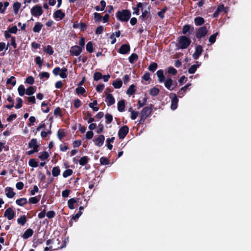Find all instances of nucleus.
I'll return each instance as SVG.
<instances>
[{
	"label": "nucleus",
	"instance_id": "1",
	"mask_svg": "<svg viewBox=\"0 0 251 251\" xmlns=\"http://www.w3.org/2000/svg\"><path fill=\"white\" fill-rule=\"evenodd\" d=\"M177 44L176 46L177 49H186L189 47L191 43L190 38L186 36L182 35L177 38Z\"/></svg>",
	"mask_w": 251,
	"mask_h": 251
},
{
	"label": "nucleus",
	"instance_id": "2",
	"mask_svg": "<svg viewBox=\"0 0 251 251\" xmlns=\"http://www.w3.org/2000/svg\"><path fill=\"white\" fill-rule=\"evenodd\" d=\"M153 105L151 104L150 106H147L143 108L140 112V120L139 124H143L147 118L151 114Z\"/></svg>",
	"mask_w": 251,
	"mask_h": 251
},
{
	"label": "nucleus",
	"instance_id": "3",
	"mask_svg": "<svg viewBox=\"0 0 251 251\" xmlns=\"http://www.w3.org/2000/svg\"><path fill=\"white\" fill-rule=\"evenodd\" d=\"M116 17L121 22H127L131 17V12L127 9L118 11L116 14Z\"/></svg>",
	"mask_w": 251,
	"mask_h": 251
},
{
	"label": "nucleus",
	"instance_id": "4",
	"mask_svg": "<svg viewBox=\"0 0 251 251\" xmlns=\"http://www.w3.org/2000/svg\"><path fill=\"white\" fill-rule=\"evenodd\" d=\"M208 32L207 28L206 25L200 27L198 28L196 32V36L197 39H200L205 37Z\"/></svg>",
	"mask_w": 251,
	"mask_h": 251
},
{
	"label": "nucleus",
	"instance_id": "5",
	"mask_svg": "<svg viewBox=\"0 0 251 251\" xmlns=\"http://www.w3.org/2000/svg\"><path fill=\"white\" fill-rule=\"evenodd\" d=\"M55 242H57L58 245L59 243L61 242V245L57 246L56 249H61L66 246L65 240H64L63 238H61V240L59 238H57L55 240L54 239H49L46 241V244L49 245L51 244H54Z\"/></svg>",
	"mask_w": 251,
	"mask_h": 251
},
{
	"label": "nucleus",
	"instance_id": "6",
	"mask_svg": "<svg viewBox=\"0 0 251 251\" xmlns=\"http://www.w3.org/2000/svg\"><path fill=\"white\" fill-rule=\"evenodd\" d=\"M43 13V10L42 6L39 5L34 6L31 9V14L35 17L41 16Z\"/></svg>",
	"mask_w": 251,
	"mask_h": 251
},
{
	"label": "nucleus",
	"instance_id": "7",
	"mask_svg": "<svg viewBox=\"0 0 251 251\" xmlns=\"http://www.w3.org/2000/svg\"><path fill=\"white\" fill-rule=\"evenodd\" d=\"M82 48L77 45H75L71 47L70 53L73 56H77L82 52Z\"/></svg>",
	"mask_w": 251,
	"mask_h": 251
},
{
	"label": "nucleus",
	"instance_id": "8",
	"mask_svg": "<svg viewBox=\"0 0 251 251\" xmlns=\"http://www.w3.org/2000/svg\"><path fill=\"white\" fill-rule=\"evenodd\" d=\"M129 131V128L127 126H122L118 131V137L120 139H123L125 138Z\"/></svg>",
	"mask_w": 251,
	"mask_h": 251
},
{
	"label": "nucleus",
	"instance_id": "9",
	"mask_svg": "<svg viewBox=\"0 0 251 251\" xmlns=\"http://www.w3.org/2000/svg\"><path fill=\"white\" fill-rule=\"evenodd\" d=\"M16 213L12 207H8L4 213L3 216L7 218L8 220L13 219L15 216Z\"/></svg>",
	"mask_w": 251,
	"mask_h": 251
},
{
	"label": "nucleus",
	"instance_id": "10",
	"mask_svg": "<svg viewBox=\"0 0 251 251\" xmlns=\"http://www.w3.org/2000/svg\"><path fill=\"white\" fill-rule=\"evenodd\" d=\"M177 96L175 93H171L170 97L172 99L171 100V108L172 110H175L177 107V103L178 102V99Z\"/></svg>",
	"mask_w": 251,
	"mask_h": 251
},
{
	"label": "nucleus",
	"instance_id": "11",
	"mask_svg": "<svg viewBox=\"0 0 251 251\" xmlns=\"http://www.w3.org/2000/svg\"><path fill=\"white\" fill-rule=\"evenodd\" d=\"M194 27L190 25H186L183 26L182 33L184 35L190 36L194 31Z\"/></svg>",
	"mask_w": 251,
	"mask_h": 251
},
{
	"label": "nucleus",
	"instance_id": "12",
	"mask_svg": "<svg viewBox=\"0 0 251 251\" xmlns=\"http://www.w3.org/2000/svg\"><path fill=\"white\" fill-rule=\"evenodd\" d=\"M130 50V47L129 44H123L119 48L118 52L122 54H126L128 53Z\"/></svg>",
	"mask_w": 251,
	"mask_h": 251
},
{
	"label": "nucleus",
	"instance_id": "13",
	"mask_svg": "<svg viewBox=\"0 0 251 251\" xmlns=\"http://www.w3.org/2000/svg\"><path fill=\"white\" fill-rule=\"evenodd\" d=\"M105 140V137L103 135H99L97 138L93 140L95 145L98 147H101L103 144Z\"/></svg>",
	"mask_w": 251,
	"mask_h": 251
},
{
	"label": "nucleus",
	"instance_id": "14",
	"mask_svg": "<svg viewBox=\"0 0 251 251\" xmlns=\"http://www.w3.org/2000/svg\"><path fill=\"white\" fill-rule=\"evenodd\" d=\"M202 47L201 45H198L196 47L195 52L193 54V57L194 59H198L201 56L202 52Z\"/></svg>",
	"mask_w": 251,
	"mask_h": 251
},
{
	"label": "nucleus",
	"instance_id": "15",
	"mask_svg": "<svg viewBox=\"0 0 251 251\" xmlns=\"http://www.w3.org/2000/svg\"><path fill=\"white\" fill-rule=\"evenodd\" d=\"M191 83H189L184 86L181 88L180 90L177 92V96L179 98H182L185 94L189 87L191 86Z\"/></svg>",
	"mask_w": 251,
	"mask_h": 251
},
{
	"label": "nucleus",
	"instance_id": "16",
	"mask_svg": "<svg viewBox=\"0 0 251 251\" xmlns=\"http://www.w3.org/2000/svg\"><path fill=\"white\" fill-rule=\"evenodd\" d=\"M78 198H71L68 201V206L70 209H74L75 208L74 204L76 203H78Z\"/></svg>",
	"mask_w": 251,
	"mask_h": 251
},
{
	"label": "nucleus",
	"instance_id": "17",
	"mask_svg": "<svg viewBox=\"0 0 251 251\" xmlns=\"http://www.w3.org/2000/svg\"><path fill=\"white\" fill-rule=\"evenodd\" d=\"M5 195L8 198H12L15 195V193L13 191L12 188L7 187L5 188Z\"/></svg>",
	"mask_w": 251,
	"mask_h": 251
},
{
	"label": "nucleus",
	"instance_id": "18",
	"mask_svg": "<svg viewBox=\"0 0 251 251\" xmlns=\"http://www.w3.org/2000/svg\"><path fill=\"white\" fill-rule=\"evenodd\" d=\"M33 230L31 228H29L25 231L22 237L24 240L27 239L31 237L33 235Z\"/></svg>",
	"mask_w": 251,
	"mask_h": 251
},
{
	"label": "nucleus",
	"instance_id": "19",
	"mask_svg": "<svg viewBox=\"0 0 251 251\" xmlns=\"http://www.w3.org/2000/svg\"><path fill=\"white\" fill-rule=\"evenodd\" d=\"M105 100L107 105L109 106L113 105L115 102L114 98L112 95L110 94H109L106 96Z\"/></svg>",
	"mask_w": 251,
	"mask_h": 251
},
{
	"label": "nucleus",
	"instance_id": "20",
	"mask_svg": "<svg viewBox=\"0 0 251 251\" xmlns=\"http://www.w3.org/2000/svg\"><path fill=\"white\" fill-rule=\"evenodd\" d=\"M173 82V80L171 78H167L164 83V85L168 90L172 91L175 89V87H172Z\"/></svg>",
	"mask_w": 251,
	"mask_h": 251
},
{
	"label": "nucleus",
	"instance_id": "21",
	"mask_svg": "<svg viewBox=\"0 0 251 251\" xmlns=\"http://www.w3.org/2000/svg\"><path fill=\"white\" fill-rule=\"evenodd\" d=\"M196 64H194L192 65L189 69H188V73L190 74H194L198 68H199L201 65V62H200L199 61H196Z\"/></svg>",
	"mask_w": 251,
	"mask_h": 251
},
{
	"label": "nucleus",
	"instance_id": "22",
	"mask_svg": "<svg viewBox=\"0 0 251 251\" xmlns=\"http://www.w3.org/2000/svg\"><path fill=\"white\" fill-rule=\"evenodd\" d=\"M65 16V14L61 10H57L53 13V17L54 19L59 18L62 20Z\"/></svg>",
	"mask_w": 251,
	"mask_h": 251
},
{
	"label": "nucleus",
	"instance_id": "23",
	"mask_svg": "<svg viewBox=\"0 0 251 251\" xmlns=\"http://www.w3.org/2000/svg\"><path fill=\"white\" fill-rule=\"evenodd\" d=\"M156 75L158 78V81L160 83H162L165 80V76L163 74L162 70H159L156 72Z\"/></svg>",
	"mask_w": 251,
	"mask_h": 251
},
{
	"label": "nucleus",
	"instance_id": "24",
	"mask_svg": "<svg viewBox=\"0 0 251 251\" xmlns=\"http://www.w3.org/2000/svg\"><path fill=\"white\" fill-rule=\"evenodd\" d=\"M41 196L38 195L35 197H31L28 200V202L30 204H37L40 200Z\"/></svg>",
	"mask_w": 251,
	"mask_h": 251
},
{
	"label": "nucleus",
	"instance_id": "25",
	"mask_svg": "<svg viewBox=\"0 0 251 251\" xmlns=\"http://www.w3.org/2000/svg\"><path fill=\"white\" fill-rule=\"evenodd\" d=\"M205 22L204 19L201 17H197L194 19V23L196 25L200 26L202 25Z\"/></svg>",
	"mask_w": 251,
	"mask_h": 251
},
{
	"label": "nucleus",
	"instance_id": "26",
	"mask_svg": "<svg viewBox=\"0 0 251 251\" xmlns=\"http://www.w3.org/2000/svg\"><path fill=\"white\" fill-rule=\"evenodd\" d=\"M118 110L120 112H123L125 111V100H121L118 102Z\"/></svg>",
	"mask_w": 251,
	"mask_h": 251
},
{
	"label": "nucleus",
	"instance_id": "27",
	"mask_svg": "<svg viewBox=\"0 0 251 251\" xmlns=\"http://www.w3.org/2000/svg\"><path fill=\"white\" fill-rule=\"evenodd\" d=\"M27 222V219L25 215H24L21 216L20 218L17 219V223L18 224L24 226L26 222Z\"/></svg>",
	"mask_w": 251,
	"mask_h": 251
},
{
	"label": "nucleus",
	"instance_id": "28",
	"mask_svg": "<svg viewBox=\"0 0 251 251\" xmlns=\"http://www.w3.org/2000/svg\"><path fill=\"white\" fill-rule=\"evenodd\" d=\"M36 87L35 86H29L27 88L25 91V94L28 96H31L36 91Z\"/></svg>",
	"mask_w": 251,
	"mask_h": 251
},
{
	"label": "nucleus",
	"instance_id": "29",
	"mask_svg": "<svg viewBox=\"0 0 251 251\" xmlns=\"http://www.w3.org/2000/svg\"><path fill=\"white\" fill-rule=\"evenodd\" d=\"M89 160V158L87 156H84L79 160V163L81 166H84L88 163Z\"/></svg>",
	"mask_w": 251,
	"mask_h": 251
},
{
	"label": "nucleus",
	"instance_id": "30",
	"mask_svg": "<svg viewBox=\"0 0 251 251\" xmlns=\"http://www.w3.org/2000/svg\"><path fill=\"white\" fill-rule=\"evenodd\" d=\"M16 203L19 206H24L27 203V201L25 198H22L17 199L16 201Z\"/></svg>",
	"mask_w": 251,
	"mask_h": 251
},
{
	"label": "nucleus",
	"instance_id": "31",
	"mask_svg": "<svg viewBox=\"0 0 251 251\" xmlns=\"http://www.w3.org/2000/svg\"><path fill=\"white\" fill-rule=\"evenodd\" d=\"M43 50L45 52L50 54H53L54 51L52 48V47L50 45H47V46L44 47Z\"/></svg>",
	"mask_w": 251,
	"mask_h": 251
},
{
	"label": "nucleus",
	"instance_id": "32",
	"mask_svg": "<svg viewBox=\"0 0 251 251\" xmlns=\"http://www.w3.org/2000/svg\"><path fill=\"white\" fill-rule=\"evenodd\" d=\"M64 129L61 128L57 131V136L60 140H62V139L66 136V133L64 132Z\"/></svg>",
	"mask_w": 251,
	"mask_h": 251
},
{
	"label": "nucleus",
	"instance_id": "33",
	"mask_svg": "<svg viewBox=\"0 0 251 251\" xmlns=\"http://www.w3.org/2000/svg\"><path fill=\"white\" fill-rule=\"evenodd\" d=\"M43 27V25L40 23L37 22L33 28V31L34 32H39Z\"/></svg>",
	"mask_w": 251,
	"mask_h": 251
},
{
	"label": "nucleus",
	"instance_id": "34",
	"mask_svg": "<svg viewBox=\"0 0 251 251\" xmlns=\"http://www.w3.org/2000/svg\"><path fill=\"white\" fill-rule=\"evenodd\" d=\"M100 162L101 165H108L110 163L109 159L104 156L100 158Z\"/></svg>",
	"mask_w": 251,
	"mask_h": 251
},
{
	"label": "nucleus",
	"instance_id": "35",
	"mask_svg": "<svg viewBox=\"0 0 251 251\" xmlns=\"http://www.w3.org/2000/svg\"><path fill=\"white\" fill-rule=\"evenodd\" d=\"M159 92V89L155 87H153L150 90L149 93L152 96H156L158 94Z\"/></svg>",
	"mask_w": 251,
	"mask_h": 251
},
{
	"label": "nucleus",
	"instance_id": "36",
	"mask_svg": "<svg viewBox=\"0 0 251 251\" xmlns=\"http://www.w3.org/2000/svg\"><path fill=\"white\" fill-rule=\"evenodd\" d=\"M123 84L122 81L121 80H116L113 82L112 85L115 89L120 88Z\"/></svg>",
	"mask_w": 251,
	"mask_h": 251
},
{
	"label": "nucleus",
	"instance_id": "37",
	"mask_svg": "<svg viewBox=\"0 0 251 251\" xmlns=\"http://www.w3.org/2000/svg\"><path fill=\"white\" fill-rule=\"evenodd\" d=\"M60 174V170L59 166L54 167L52 170V175L53 176H57Z\"/></svg>",
	"mask_w": 251,
	"mask_h": 251
},
{
	"label": "nucleus",
	"instance_id": "38",
	"mask_svg": "<svg viewBox=\"0 0 251 251\" xmlns=\"http://www.w3.org/2000/svg\"><path fill=\"white\" fill-rule=\"evenodd\" d=\"M21 4L20 2L16 1L14 2L13 5V11L15 14L18 13L19 9L20 8Z\"/></svg>",
	"mask_w": 251,
	"mask_h": 251
},
{
	"label": "nucleus",
	"instance_id": "39",
	"mask_svg": "<svg viewBox=\"0 0 251 251\" xmlns=\"http://www.w3.org/2000/svg\"><path fill=\"white\" fill-rule=\"evenodd\" d=\"M37 146H39V145L37 144V140L36 138L32 139L28 144V147L29 148H32V147H36Z\"/></svg>",
	"mask_w": 251,
	"mask_h": 251
},
{
	"label": "nucleus",
	"instance_id": "40",
	"mask_svg": "<svg viewBox=\"0 0 251 251\" xmlns=\"http://www.w3.org/2000/svg\"><path fill=\"white\" fill-rule=\"evenodd\" d=\"M138 56L136 53H132L128 58L129 62L130 63H133L138 59Z\"/></svg>",
	"mask_w": 251,
	"mask_h": 251
},
{
	"label": "nucleus",
	"instance_id": "41",
	"mask_svg": "<svg viewBox=\"0 0 251 251\" xmlns=\"http://www.w3.org/2000/svg\"><path fill=\"white\" fill-rule=\"evenodd\" d=\"M135 86L134 85H131L128 88L126 91V94H128V95H133L135 92Z\"/></svg>",
	"mask_w": 251,
	"mask_h": 251
},
{
	"label": "nucleus",
	"instance_id": "42",
	"mask_svg": "<svg viewBox=\"0 0 251 251\" xmlns=\"http://www.w3.org/2000/svg\"><path fill=\"white\" fill-rule=\"evenodd\" d=\"M41 153V154L38 157L41 160H45L47 159L50 156L49 153L47 151H43Z\"/></svg>",
	"mask_w": 251,
	"mask_h": 251
},
{
	"label": "nucleus",
	"instance_id": "43",
	"mask_svg": "<svg viewBox=\"0 0 251 251\" xmlns=\"http://www.w3.org/2000/svg\"><path fill=\"white\" fill-rule=\"evenodd\" d=\"M86 50L89 53H92L94 51L93 43L91 41L87 43L86 46Z\"/></svg>",
	"mask_w": 251,
	"mask_h": 251
},
{
	"label": "nucleus",
	"instance_id": "44",
	"mask_svg": "<svg viewBox=\"0 0 251 251\" xmlns=\"http://www.w3.org/2000/svg\"><path fill=\"white\" fill-rule=\"evenodd\" d=\"M61 73L59 74V76L62 78H66L67 77L68 70L66 68L61 69Z\"/></svg>",
	"mask_w": 251,
	"mask_h": 251
},
{
	"label": "nucleus",
	"instance_id": "45",
	"mask_svg": "<svg viewBox=\"0 0 251 251\" xmlns=\"http://www.w3.org/2000/svg\"><path fill=\"white\" fill-rule=\"evenodd\" d=\"M219 33L218 32H216V33H214L213 34L211 35L209 38V42L211 44H214L216 39V37L217 35H218Z\"/></svg>",
	"mask_w": 251,
	"mask_h": 251
},
{
	"label": "nucleus",
	"instance_id": "46",
	"mask_svg": "<svg viewBox=\"0 0 251 251\" xmlns=\"http://www.w3.org/2000/svg\"><path fill=\"white\" fill-rule=\"evenodd\" d=\"M115 138L114 137L110 138H109L106 139L107 147L110 150H111L113 147V146L111 144V143L113 142Z\"/></svg>",
	"mask_w": 251,
	"mask_h": 251
},
{
	"label": "nucleus",
	"instance_id": "47",
	"mask_svg": "<svg viewBox=\"0 0 251 251\" xmlns=\"http://www.w3.org/2000/svg\"><path fill=\"white\" fill-rule=\"evenodd\" d=\"M28 164L30 167L34 168H36L38 166V162L34 158L30 159L29 160Z\"/></svg>",
	"mask_w": 251,
	"mask_h": 251
},
{
	"label": "nucleus",
	"instance_id": "48",
	"mask_svg": "<svg viewBox=\"0 0 251 251\" xmlns=\"http://www.w3.org/2000/svg\"><path fill=\"white\" fill-rule=\"evenodd\" d=\"M19 94L20 96H23L25 93V90L23 85H21L18 88Z\"/></svg>",
	"mask_w": 251,
	"mask_h": 251
},
{
	"label": "nucleus",
	"instance_id": "49",
	"mask_svg": "<svg viewBox=\"0 0 251 251\" xmlns=\"http://www.w3.org/2000/svg\"><path fill=\"white\" fill-rule=\"evenodd\" d=\"M73 171L72 169H67L63 173V176L64 178H66L68 176H71L73 174Z\"/></svg>",
	"mask_w": 251,
	"mask_h": 251
},
{
	"label": "nucleus",
	"instance_id": "50",
	"mask_svg": "<svg viewBox=\"0 0 251 251\" xmlns=\"http://www.w3.org/2000/svg\"><path fill=\"white\" fill-rule=\"evenodd\" d=\"M48 103H45L44 101L41 104L42 110L43 112L47 113L50 111L49 107H47Z\"/></svg>",
	"mask_w": 251,
	"mask_h": 251
},
{
	"label": "nucleus",
	"instance_id": "51",
	"mask_svg": "<svg viewBox=\"0 0 251 251\" xmlns=\"http://www.w3.org/2000/svg\"><path fill=\"white\" fill-rule=\"evenodd\" d=\"M53 114H54V116L56 117H57V116H59L60 117H62L61 109L59 107H57L54 109Z\"/></svg>",
	"mask_w": 251,
	"mask_h": 251
},
{
	"label": "nucleus",
	"instance_id": "52",
	"mask_svg": "<svg viewBox=\"0 0 251 251\" xmlns=\"http://www.w3.org/2000/svg\"><path fill=\"white\" fill-rule=\"evenodd\" d=\"M157 64L155 62H153L151 63L149 66L148 69L152 72H154L157 68Z\"/></svg>",
	"mask_w": 251,
	"mask_h": 251
},
{
	"label": "nucleus",
	"instance_id": "53",
	"mask_svg": "<svg viewBox=\"0 0 251 251\" xmlns=\"http://www.w3.org/2000/svg\"><path fill=\"white\" fill-rule=\"evenodd\" d=\"M147 102V98L144 97L143 100V101L142 102L141 100H139L138 101V109H140L141 107H143L144 105H145Z\"/></svg>",
	"mask_w": 251,
	"mask_h": 251
},
{
	"label": "nucleus",
	"instance_id": "54",
	"mask_svg": "<svg viewBox=\"0 0 251 251\" xmlns=\"http://www.w3.org/2000/svg\"><path fill=\"white\" fill-rule=\"evenodd\" d=\"M7 84H11L12 86H15L16 83V80L14 76H12L8 78L6 81Z\"/></svg>",
	"mask_w": 251,
	"mask_h": 251
},
{
	"label": "nucleus",
	"instance_id": "55",
	"mask_svg": "<svg viewBox=\"0 0 251 251\" xmlns=\"http://www.w3.org/2000/svg\"><path fill=\"white\" fill-rule=\"evenodd\" d=\"M105 118L106 119L105 123L106 124H109L111 123L112 122L113 116H112V115H111V114H110L109 113H106L105 115Z\"/></svg>",
	"mask_w": 251,
	"mask_h": 251
},
{
	"label": "nucleus",
	"instance_id": "56",
	"mask_svg": "<svg viewBox=\"0 0 251 251\" xmlns=\"http://www.w3.org/2000/svg\"><path fill=\"white\" fill-rule=\"evenodd\" d=\"M76 93L77 95H83L85 92V89L82 87H78L75 89Z\"/></svg>",
	"mask_w": 251,
	"mask_h": 251
},
{
	"label": "nucleus",
	"instance_id": "57",
	"mask_svg": "<svg viewBox=\"0 0 251 251\" xmlns=\"http://www.w3.org/2000/svg\"><path fill=\"white\" fill-rule=\"evenodd\" d=\"M5 151H9V147L5 145V143H2L0 142V152L2 151V150Z\"/></svg>",
	"mask_w": 251,
	"mask_h": 251
},
{
	"label": "nucleus",
	"instance_id": "58",
	"mask_svg": "<svg viewBox=\"0 0 251 251\" xmlns=\"http://www.w3.org/2000/svg\"><path fill=\"white\" fill-rule=\"evenodd\" d=\"M167 7H165L157 13V15L162 19L164 18V13L166 12Z\"/></svg>",
	"mask_w": 251,
	"mask_h": 251
},
{
	"label": "nucleus",
	"instance_id": "59",
	"mask_svg": "<svg viewBox=\"0 0 251 251\" xmlns=\"http://www.w3.org/2000/svg\"><path fill=\"white\" fill-rule=\"evenodd\" d=\"M102 75L100 72H96L93 76L94 80L95 81H98L100 79L102 78Z\"/></svg>",
	"mask_w": 251,
	"mask_h": 251
},
{
	"label": "nucleus",
	"instance_id": "60",
	"mask_svg": "<svg viewBox=\"0 0 251 251\" xmlns=\"http://www.w3.org/2000/svg\"><path fill=\"white\" fill-rule=\"evenodd\" d=\"M150 14V12L147 10H143V9H142V15L140 16V19H142L143 20H145L148 14Z\"/></svg>",
	"mask_w": 251,
	"mask_h": 251
},
{
	"label": "nucleus",
	"instance_id": "61",
	"mask_svg": "<svg viewBox=\"0 0 251 251\" xmlns=\"http://www.w3.org/2000/svg\"><path fill=\"white\" fill-rule=\"evenodd\" d=\"M94 20L97 22H100L101 20L102 17L100 13L95 12L94 13Z\"/></svg>",
	"mask_w": 251,
	"mask_h": 251
},
{
	"label": "nucleus",
	"instance_id": "62",
	"mask_svg": "<svg viewBox=\"0 0 251 251\" xmlns=\"http://www.w3.org/2000/svg\"><path fill=\"white\" fill-rule=\"evenodd\" d=\"M168 73L169 74H172L173 75H175L177 74V71L174 67L171 66V67H169L168 68Z\"/></svg>",
	"mask_w": 251,
	"mask_h": 251
},
{
	"label": "nucleus",
	"instance_id": "63",
	"mask_svg": "<svg viewBox=\"0 0 251 251\" xmlns=\"http://www.w3.org/2000/svg\"><path fill=\"white\" fill-rule=\"evenodd\" d=\"M39 76L41 79L45 77L46 79H48L50 77V74L48 72H41L39 74Z\"/></svg>",
	"mask_w": 251,
	"mask_h": 251
},
{
	"label": "nucleus",
	"instance_id": "64",
	"mask_svg": "<svg viewBox=\"0 0 251 251\" xmlns=\"http://www.w3.org/2000/svg\"><path fill=\"white\" fill-rule=\"evenodd\" d=\"M35 61L36 63L38 65L39 67L41 68L43 64V60L41 59V57L40 56H37L35 59Z\"/></svg>",
	"mask_w": 251,
	"mask_h": 251
}]
</instances>
